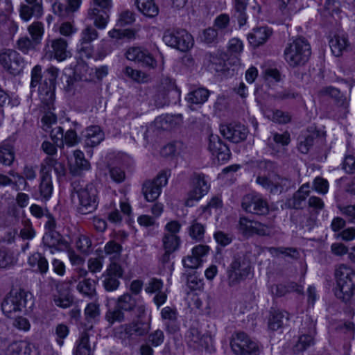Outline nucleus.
<instances>
[{
	"instance_id": "obj_1",
	"label": "nucleus",
	"mask_w": 355,
	"mask_h": 355,
	"mask_svg": "<svg viewBox=\"0 0 355 355\" xmlns=\"http://www.w3.org/2000/svg\"><path fill=\"white\" fill-rule=\"evenodd\" d=\"M72 201L77 210L82 214H87L96 210L98 206L97 190L92 184L85 186L74 183Z\"/></svg>"
},
{
	"instance_id": "obj_2",
	"label": "nucleus",
	"mask_w": 355,
	"mask_h": 355,
	"mask_svg": "<svg viewBox=\"0 0 355 355\" xmlns=\"http://www.w3.org/2000/svg\"><path fill=\"white\" fill-rule=\"evenodd\" d=\"M311 54L310 44L304 37H297L289 42L284 51V59L291 67L304 65Z\"/></svg>"
},
{
	"instance_id": "obj_3",
	"label": "nucleus",
	"mask_w": 355,
	"mask_h": 355,
	"mask_svg": "<svg viewBox=\"0 0 355 355\" xmlns=\"http://www.w3.org/2000/svg\"><path fill=\"white\" fill-rule=\"evenodd\" d=\"M31 299V293L21 288L13 289L2 302L1 309L7 317L11 318L14 314L26 311L27 304Z\"/></svg>"
},
{
	"instance_id": "obj_4",
	"label": "nucleus",
	"mask_w": 355,
	"mask_h": 355,
	"mask_svg": "<svg viewBox=\"0 0 355 355\" xmlns=\"http://www.w3.org/2000/svg\"><path fill=\"white\" fill-rule=\"evenodd\" d=\"M0 64L10 73L18 75L23 71L26 62L17 51L3 49L0 51Z\"/></svg>"
},
{
	"instance_id": "obj_5",
	"label": "nucleus",
	"mask_w": 355,
	"mask_h": 355,
	"mask_svg": "<svg viewBox=\"0 0 355 355\" xmlns=\"http://www.w3.org/2000/svg\"><path fill=\"white\" fill-rule=\"evenodd\" d=\"M163 41L169 46L182 51L189 49L193 44V40L185 30L167 31L163 36Z\"/></svg>"
},
{
	"instance_id": "obj_6",
	"label": "nucleus",
	"mask_w": 355,
	"mask_h": 355,
	"mask_svg": "<svg viewBox=\"0 0 355 355\" xmlns=\"http://www.w3.org/2000/svg\"><path fill=\"white\" fill-rule=\"evenodd\" d=\"M68 50V42L65 39L59 37L48 41L44 47V57L49 60L55 59L59 62L71 57Z\"/></svg>"
},
{
	"instance_id": "obj_7",
	"label": "nucleus",
	"mask_w": 355,
	"mask_h": 355,
	"mask_svg": "<svg viewBox=\"0 0 355 355\" xmlns=\"http://www.w3.org/2000/svg\"><path fill=\"white\" fill-rule=\"evenodd\" d=\"M301 336L293 347V352L298 354L313 345V336L315 333V323L309 318H306L300 328Z\"/></svg>"
},
{
	"instance_id": "obj_8",
	"label": "nucleus",
	"mask_w": 355,
	"mask_h": 355,
	"mask_svg": "<svg viewBox=\"0 0 355 355\" xmlns=\"http://www.w3.org/2000/svg\"><path fill=\"white\" fill-rule=\"evenodd\" d=\"M168 176L166 171H162L155 180L144 182L142 193L147 201L153 202L159 196L162 187L166 186L168 182Z\"/></svg>"
},
{
	"instance_id": "obj_9",
	"label": "nucleus",
	"mask_w": 355,
	"mask_h": 355,
	"mask_svg": "<svg viewBox=\"0 0 355 355\" xmlns=\"http://www.w3.org/2000/svg\"><path fill=\"white\" fill-rule=\"evenodd\" d=\"M193 189L189 193L188 198L185 201V205L191 207L195 201L199 200L209 191V185L208 184L205 177L202 174H195L192 179Z\"/></svg>"
},
{
	"instance_id": "obj_10",
	"label": "nucleus",
	"mask_w": 355,
	"mask_h": 355,
	"mask_svg": "<svg viewBox=\"0 0 355 355\" xmlns=\"http://www.w3.org/2000/svg\"><path fill=\"white\" fill-rule=\"evenodd\" d=\"M125 57L130 61L141 63L150 69H155L157 67L156 60L148 50L141 47L132 46L128 49Z\"/></svg>"
},
{
	"instance_id": "obj_11",
	"label": "nucleus",
	"mask_w": 355,
	"mask_h": 355,
	"mask_svg": "<svg viewBox=\"0 0 355 355\" xmlns=\"http://www.w3.org/2000/svg\"><path fill=\"white\" fill-rule=\"evenodd\" d=\"M116 305L123 312L134 311L137 318H141L145 314L146 309L142 304H137V301L130 294L125 293L120 296L116 301Z\"/></svg>"
},
{
	"instance_id": "obj_12",
	"label": "nucleus",
	"mask_w": 355,
	"mask_h": 355,
	"mask_svg": "<svg viewBox=\"0 0 355 355\" xmlns=\"http://www.w3.org/2000/svg\"><path fill=\"white\" fill-rule=\"evenodd\" d=\"M209 248L207 245H198L191 250V254L187 255L182 259L185 268L196 270L201 266L202 257L208 252Z\"/></svg>"
},
{
	"instance_id": "obj_13",
	"label": "nucleus",
	"mask_w": 355,
	"mask_h": 355,
	"mask_svg": "<svg viewBox=\"0 0 355 355\" xmlns=\"http://www.w3.org/2000/svg\"><path fill=\"white\" fill-rule=\"evenodd\" d=\"M58 72L59 69L55 67H50L46 69V73L49 76V83L45 81L44 84L39 87V94L43 101L49 103L53 101L55 82L58 77Z\"/></svg>"
},
{
	"instance_id": "obj_14",
	"label": "nucleus",
	"mask_w": 355,
	"mask_h": 355,
	"mask_svg": "<svg viewBox=\"0 0 355 355\" xmlns=\"http://www.w3.org/2000/svg\"><path fill=\"white\" fill-rule=\"evenodd\" d=\"M98 37V33L92 26H87L80 33V49L79 51L85 52L87 58L92 56L93 50L91 42Z\"/></svg>"
},
{
	"instance_id": "obj_15",
	"label": "nucleus",
	"mask_w": 355,
	"mask_h": 355,
	"mask_svg": "<svg viewBox=\"0 0 355 355\" xmlns=\"http://www.w3.org/2000/svg\"><path fill=\"white\" fill-rule=\"evenodd\" d=\"M208 148L218 161H227L230 157L229 148L222 142L218 135H210Z\"/></svg>"
},
{
	"instance_id": "obj_16",
	"label": "nucleus",
	"mask_w": 355,
	"mask_h": 355,
	"mask_svg": "<svg viewBox=\"0 0 355 355\" xmlns=\"http://www.w3.org/2000/svg\"><path fill=\"white\" fill-rule=\"evenodd\" d=\"M244 126L240 123H231L220 126V134L233 143L241 142L244 138Z\"/></svg>"
},
{
	"instance_id": "obj_17",
	"label": "nucleus",
	"mask_w": 355,
	"mask_h": 355,
	"mask_svg": "<svg viewBox=\"0 0 355 355\" xmlns=\"http://www.w3.org/2000/svg\"><path fill=\"white\" fill-rule=\"evenodd\" d=\"M82 4V0H65V3L55 1L53 4V12L61 17L67 16L77 12Z\"/></svg>"
},
{
	"instance_id": "obj_18",
	"label": "nucleus",
	"mask_w": 355,
	"mask_h": 355,
	"mask_svg": "<svg viewBox=\"0 0 355 355\" xmlns=\"http://www.w3.org/2000/svg\"><path fill=\"white\" fill-rule=\"evenodd\" d=\"M209 338L202 334L196 328H191L187 335V342L191 347L195 349L201 350L207 349L209 345Z\"/></svg>"
},
{
	"instance_id": "obj_19",
	"label": "nucleus",
	"mask_w": 355,
	"mask_h": 355,
	"mask_svg": "<svg viewBox=\"0 0 355 355\" xmlns=\"http://www.w3.org/2000/svg\"><path fill=\"white\" fill-rule=\"evenodd\" d=\"M182 123L181 115H165L160 116L155 119L154 125L157 129L163 130H171Z\"/></svg>"
},
{
	"instance_id": "obj_20",
	"label": "nucleus",
	"mask_w": 355,
	"mask_h": 355,
	"mask_svg": "<svg viewBox=\"0 0 355 355\" xmlns=\"http://www.w3.org/2000/svg\"><path fill=\"white\" fill-rule=\"evenodd\" d=\"M84 138L85 146L94 147L104 140L105 135L99 126L92 125L85 129Z\"/></svg>"
},
{
	"instance_id": "obj_21",
	"label": "nucleus",
	"mask_w": 355,
	"mask_h": 355,
	"mask_svg": "<svg viewBox=\"0 0 355 355\" xmlns=\"http://www.w3.org/2000/svg\"><path fill=\"white\" fill-rule=\"evenodd\" d=\"M243 269L241 258L234 257L228 270V284L231 287H236L242 281Z\"/></svg>"
},
{
	"instance_id": "obj_22",
	"label": "nucleus",
	"mask_w": 355,
	"mask_h": 355,
	"mask_svg": "<svg viewBox=\"0 0 355 355\" xmlns=\"http://www.w3.org/2000/svg\"><path fill=\"white\" fill-rule=\"evenodd\" d=\"M272 31L267 27H259L253 29L248 35L250 44L253 47L263 45L270 37Z\"/></svg>"
},
{
	"instance_id": "obj_23",
	"label": "nucleus",
	"mask_w": 355,
	"mask_h": 355,
	"mask_svg": "<svg viewBox=\"0 0 355 355\" xmlns=\"http://www.w3.org/2000/svg\"><path fill=\"white\" fill-rule=\"evenodd\" d=\"M248 204L245 203V211L255 214H266L268 211V205L266 200L259 196L248 197Z\"/></svg>"
},
{
	"instance_id": "obj_24",
	"label": "nucleus",
	"mask_w": 355,
	"mask_h": 355,
	"mask_svg": "<svg viewBox=\"0 0 355 355\" xmlns=\"http://www.w3.org/2000/svg\"><path fill=\"white\" fill-rule=\"evenodd\" d=\"M123 329L128 338L132 336H143L148 334L150 326L138 319L137 321L124 324Z\"/></svg>"
},
{
	"instance_id": "obj_25",
	"label": "nucleus",
	"mask_w": 355,
	"mask_h": 355,
	"mask_svg": "<svg viewBox=\"0 0 355 355\" xmlns=\"http://www.w3.org/2000/svg\"><path fill=\"white\" fill-rule=\"evenodd\" d=\"M289 319L288 313L286 311L272 310L268 318V328L277 331L282 328Z\"/></svg>"
},
{
	"instance_id": "obj_26",
	"label": "nucleus",
	"mask_w": 355,
	"mask_h": 355,
	"mask_svg": "<svg viewBox=\"0 0 355 355\" xmlns=\"http://www.w3.org/2000/svg\"><path fill=\"white\" fill-rule=\"evenodd\" d=\"M349 45L347 36L343 33L335 35L329 41L331 52L337 57L341 55L347 50Z\"/></svg>"
},
{
	"instance_id": "obj_27",
	"label": "nucleus",
	"mask_w": 355,
	"mask_h": 355,
	"mask_svg": "<svg viewBox=\"0 0 355 355\" xmlns=\"http://www.w3.org/2000/svg\"><path fill=\"white\" fill-rule=\"evenodd\" d=\"M135 5L146 17L153 18L159 14V8L154 0H135Z\"/></svg>"
},
{
	"instance_id": "obj_28",
	"label": "nucleus",
	"mask_w": 355,
	"mask_h": 355,
	"mask_svg": "<svg viewBox=\"0 0 355 355\" xmlns=\"http://www.w3.org/2000/svg\"><path fill=\"white\" fill-rule=\"evenodd\" d=\"M354 293V284L353 281H348L347 282L337 284V288L335 295L343 302L347 303L350 302Z\"/></svg>"
},
{
	"instance_id": "obj_29",
	"label": "nucleus",
	"mask_w": 355,
	"mask_h": 355,
	"mask_svg": "<svg viewBox=\"0 0 355 355\" xmlns=\"http://www.w3.org/2000/svg\"><path fill=\"white\" fill-rule=\"evenodd\" d=\"M209 96V91L204 87H199L188 93L186 101L191 105H202L205 103Z\"/></svg>"
},
{
	"instance_id": "obj_30",
	"label": "nucleus",
	"mask_w": 355,
	"mask_h": 355,
	"mask_svg": "<svg viewBox=\"0 0 355 355\" xmlns=\"http://www.w3.org/2000/svg\"><path fill=\"white\" fill-rule=\"evenodd\" d=\"M87 15L96 28L104 29L106 27L109 21V15L105 12L93 8L88 10Z\"/></svg>"
},
{
	"instance_id": "obj_31",
	"label": "nucleus",
	"mask_w": 355,
	"mask_h": 355,
	"mask_svg": "<svg viewBox=\"0 0 355 355\" xmlns=\"http://www.w3.org/2000/svg\"><path fill=\"white\" fill-rule=\"evenodd\" d=\"M8 355H33V346L26 341L13 342L8 347Z\"/></svg>"
},
{
	"instance_id": "obj_32",
	"label": "nucleus",
	"mask_w": 355,
	"mask_h": 355,
	"mask_svg": "<svg viewBox=\"0 0 355 355\" xmlns=\"http://www.w3.org/2000/svg\"><path fill=\"white\" fill-rule=\"evenodd\" d=\"M28 263L32 268H37V271L45 274L49 270V263L46 259L39 252H34L28 259Z\"/></svg>"
},
{
	"instance_id": "obj_33",
	"label": "nucleus",
	"mask_w": 355,
	"mask_h": 355,
	"mask_svg": "<svg viewBox=\"0 0 355 355\" xmlns=\"http://www.w3.org/2000/svg\"><path fill=\"white\" fill-rule=\"evenodd\" d=\"M76 289L82 295L93 297L96 295V282L90 278H84L80 280L76 286Z\"/></svg>"
},
{
	"instance_id": "obj_34",
	"label": "nucleus",
	"mask_w": 355,
	"mask_h": 355,
	"mask_svg": "<svg viewBox=\"0 0 355 355\" xmlns=\"http://www.w3.org/2000/svg\"><path fill=\"white\" fill-rule=\"evenodd\" d=\"M123 72L128 78L137 83H147L151 80L149 74L141 70L135 69L131 67H125Z\"/></svg>"
},
{
	"instance_id": "obj_35",
	"label": "nucleus",
	"mask_w": 355,
	"mask_h": 355,
	"mask_svg": "<svg viewBox=\"0 0 355 355\" xmlns=\"http://www.w3.org/2000/svg\"><path fill=\"white\" fill-rule=\"evenodd\" d=\"M92 349L89 344V335L87 331L81 334L76 343L75 355H92Z\"/></svg>"
},
{
	"instance_id": "obj_36",
	"label": "nucleus",
	"mask_w": 355,
	"mask_h": 355,
	"mask_svg": "<svg viewBox=\"0 0 355 355\" xmlns=\"http://www.w3.org/2000/svg\"><path fill=\"white\" fill-rule=\"evenodd\" d=\"M292 187V181L287 178L275 175L272 177V185L270 193L276 194L288 191Z\"/></svg>"
},
{
	"instance_id": "obj_37",
	"label": "nucleus",
	"mask_w": 355,
	"mask_h": 355,
	"mask_svg": "<svg viewBox=\"0 0 355 355\" xmlns=\"http://www.w3.org/2000/svg\"><path fill=\"white\" fill-rule=\"evenodd\" d=\"M355 273L352 268L345 264L339 265L335 270V277L337 284L352 281V277Z\"/></svg>"
},
{
	"instance_id": "obj_38",
	"label": "nucleus",
	"mask_w": 355,
	"mask_h": 355,
	"mask_svg": "<svg viewBox=\"0 0 355 355\" xmlns=\"http://www.w3.org/2000/svg\"><path fill=\"white\" fill-rule=\"evenodd\" d=\"M17 262V258L13 252L6 248L0 249V269L10 268Z\"/></svg>"
},
{
	"instance_id": "obj_39",
	"label": "nucleus",
	"mask_w": 355,
	"mask_h": 355,
	"mask_svg": "<svg viewBox=\"0 0 355 355\" xmlns=\"http://www.w3.org/2000/svg\"><path fill=\"white\" fill-rule=\"evenodd\" d=\"M245 235L257 234L259 235H266L268 233V227L257 221L248 220L245 217Z\"/></svg>"
},
{
	"instance_id": "obj_40",
	"label": "nucleus",
	"mask_w": 355,
	"mask_h": 355,
	"mask_svg": "<svg viewBox=\"0 0 355 355\" xmlns=\"http://www.w3.org/2000/svg\"><path fill=\"white\" fill-rule=\"evenodd\" d=\"M15 159V153L12 146L9 144L0 145V162L6 166H10Z\"/></svg>"
},
{
	"instance_id": "obj_41",
	"label": "nucleus",
	"mask_w": 355,
	"mask_h": 355,
	"mask_svg": "<svg viewBox=\"0 0 355 355\" xmlns=\"http://www.w3.org/2000/svg\"><path fill=\"white\" fill-rule=\"evenodd\" d=\"M40 195L44 200H47L51 196L53 192V185L51 178L48 173L42 175L41 183L40 185Z\"/></svg>"
},
{
	"instance_id": "obj_42",
	"label": "nucleus",
	"mask_w": 355,
	"mask_h": 355,
	"mask_svg": "<svg viewBox=\"0 0 355 355\" xmlns=\"http://www.w3.org/2000/svg\"><path fill=\"white\" fill-rule=\"evenodd\" d=\"M28 32L31 35V39L35 43L40 44L44 33V24L40 21H34L28 26Z\"/></svg>"
},
{
	"instance_id": "obj_43",
	"label": "nucleus",
	"mask_w": 355,
	"mask_h": 355,
	"mask_svg": "<svg viewBox=\"0 0 355 355\" xmlns=\"http://www.w3.org/2000/svg\"><path fill=\"white\" fill-rule=\"evenodd\" d=\"M230 346L235 355H243L244 353V334L236 332L232 335Z\"/></svg>"
},
{
	"instance_id": "obj_44",
	"label": "nucleus",
	"mask_w": 355,
	"mask_h": 355,
	"mask_svg": "<svg viewBox=\"0 0 355 355\" xmlns=\"http://www.w3.org/2000/svg\"><path fill=\"white\" fill-rule=\"evenodd\" d=\"M162 241L164 248L167 252H175L180 245V238L174 234H165Z\"/></svg>"
},
{
	"instance_id": "obj_45",
	"label": "nucleus",
	"mask_w": 355,
	"mask_h": 355,
	"mask_svg": "<svg viewBox=\"0 0 355 355\" xmlns=\"http://www.w3.org/2000/svg\"><path fill=\"white\" fill-rule=\"evenodd\" d=\"M85 319L88 322L96 320L100 315V305L96 300L95 302L89 303L85 309Z\"/></svg>"
},
{
	"instance_id": "obj_46",
	"label": "nucleus",
	"mask_w": 355,
	"mask_h": 355,
	"mask_svg": "<svg viewBox=\"0 0 355 355\" xmlns=\"http://www.w3.org/2000/svg\"><path fill=\"white\" fill-rule=\"evenodd\" d=\"M39 45L28 37H22L19 38L16 43V46L18 50L24 54L28 53L31 50H35L36 46Z\"/></svg>"
},
{
	"instance_id": "obj_47",
	"label": "nucleus",
	"mask_w": 355,
	"mask_h": 355,
	"mask_svg": "<svg viewBox=\"0 0 355 355\" xmlns=\"http://www.w3.org/2000/svg\"><path fill=\"white\" fill-rule=\"evenodd\" d=\"M42 14L43 10H40L39 12H37L33 10V6L28 4H21L20 6L19 15L21 18L25 21L30 20L32 16L40 17Z\"/></svg>"
},
{
	"instance_id": "obj_48",
	"label": "nucleus",
	"mask_w": 355,
	"mask_h": 355,
	"mask_svg": "<svg viewBox=\"0 0 355 355\" xmlns=\"http://www.w3.org/2000/svg\"><path fill=\"white\" fill-rule=\"evenodd\" d=\"M106 320L113 324L114 322H121L125 320L123 312L116 305L113 309L108 310L105 314Z\"/></svg>"
},
{
	"instance_id": "obj_49",
	"label": "nucleus",
	"mask_w": 355,
	"mask_h": 355,
	"mask_svg": "<svg viewBox=\"0 0 355 355\" xmlns=\"http://www.w3.org/2000/svg\"><path fill=\"white\" fill-rule=\"evenodd\" d=\"M205 234V227L197 220H193L189 227V234L192 239L200 241Z\"/></svg>"
},
{
	"instance_id": "obj_50",
	"label": "nucleus",
	"mask_w": 355,
	"mask_h": 355,
	"mask_svg": "<svg viewBox=\"0 0 355 355\" xmlns=\"http://www.w3.org/2000/svg\"><path fill=\"white\" fill-rule=\"evenodd\" d=\"M268 117L276 123L282 124L288 123L291 119L288 113L278 110L270 112Z\"/></svg>"
},
{
	"instance_id": "obj_51",
	"label": "nucleus",
	"mask_w": 355,
	"mask_h": 355,
	"mask_svg": "<svg viewBox=\"0 0 355 355\" xmlns=\"http://www.w3.org/2000/svg\"><path fill=\"white\" fill-rule=\"evenodd\" d=\"M53 301L56 306L65 309L71 306L73 298L67 293H59L54 295Z\"/></svg>"
},
{
	"instance_id": "obj_52",
	"label": "nucleus",
	"mask_w": 355,
	"mask_h": 355,
	"mask_svg": "<svg viewBox=\"0 0 355 355\" xmlns=\"http://www.w3.org/2000/svg\"><path fill=\"white\" fill-rule=\"evenodd\" d=\"M187 286L191 290H200L203 287V282L196 275V272L187 274Z\"/></svg>"
},
{
	"instance_id": "obj_53",
	"label": "nucleus",
	"mask_w": 355,
	"mask_h": 355,
	"mask_svg": "<svg viewBox=\"0 0 355 355\" xmlns=\"http://www.w3.org/2000/svg\"><path fill=\"white\" fill-rule=\"evenodd\" d=\"M313 188L320 194H326L329 190V182L322 178L317 177L313 180Z\"/></svg>"
},
{
	"instance_id": "obj_54",
	"label": "nucleus",
	"mask_w": 355,
	"mask_h": 355,
	"mask_svg": "<svg viewBox=\"0 0 355 355\" xmlns=\"http://www.w3.org/2000/svg\"><path fill=\"white\" fill-rule=\"evenodd\" d=\"M340 212L345 216L349 223H355V204L349 205H338Z\"/></svg>"
},
{
	"instance_id": "obj_55",
	"label": "nucleus",
	"mask_w": 355,
	"mask_h": 355,
	"mask_svg": "<svg viewBox=\"0 0 355 355\" xmlns=\"http://www.w3.org/2000/svg\"><path fill=\"white\" fill-rule=\"evenodd\" d=\"M76 166L82 170H87L89 168V162L85 158L83 153L79 150L73 152Z\"/></svg>"
},
{
	"instance_id": "obj_56",
	"label": "nucleus",
	"mask_w": 355,
	"mask_h": 355,
	"mask_svg": "<svg viewBox=\"0 0 355 355\" xmlns=\"http://www.w3.org/2000/svg\"><path fill=\"white\" fill-rule=\"evenodd\" d=\"M135 21V15L132 11L124 10L123 11L118 19L117 24L119 26H123L132 24Z\"/></svg>"
},
{
	"instance_id": "obj_57",
	"label": "nucleus",
	"mask_w": 355,
	"mask_h": 355,
	"mask_svg": "<svg viewBox=\"0 0 355 355\" xmlns=\"http://www.w3.org/2000/svg\"><path fill=\"white\" fill-rule=\"evenodd\" d=\"M42 128L44 131L49 132L50 129L53 128V125H57V117L51 113H46L42 119Z\"/></svg>"
},
{
	"instance_id": "obj_58",
	"label": "nucleus",
	"mask_w": 355,
	"mask_h": 355,
	"mask_svg": "<svg viewBox=\"0 0 355 355\" xmlns=\"http://www.w3.org/2000/svg\"><path fill=\"white\" fill-rule=\"evenodd\" d=\"M155 105L157 107H162L168 103V94L163 92L162 90L156 89L155 94L153 96Z\"/></svg>"
},
{
	"instance_id": "obj_59",
	"label": "nucleus",
	"mask_w": 355,
	"mask_h": 355,
	"mask_svg": "<svg viewBox=\"0 0 355 355\" xmlns=\"http://www.w3.org/2000/svg\"><path fill=\"white\" fill-rule=\"evenodd\" d=\"M149 343L153 347H157L162 344L164 340V334L162 330L157 329L150 333L148 338Z\"/></svg>"
},
{
	"instance_id": "obj_60",
	"label": "nucleus",
	"mask_w": 355,
	"mask_h": 355,
	"mask_svg": "<svg viewBox=\"0 0 355 355\" xmlns=\"http://www.w3.org/2000/svg\"><path fill=\"white\" fill-rule=\"evenodd\" d=\"M157 89L159 90H162L163 92L169 94V92L173 91L175 89V82L170 78L164 77L162 78Z\"/></svg>"
},
{
	"instance_id": "obj_61",
	"label": "nucleus",
	"mask_w": 355,
	"mask_h": 355,
	"mask_svg": "<svg viewBox=\"0 0 355 355\" xmlns=\"http://www.w3.org/2000/svg\"><path fill=\"white\" fill-rule=\"evenodd\" d=\"M210 65L211 69L216 72H224L225 71V62L217 56H210Z\"/></svg>"
},
{
	"instance_id": "obj_62",
	"label": "nucleus",
	"mask_w": 355,
	"mask_h": 355,
	"mask_svg": "<svg viewBox=\"0 0 355 355\" xmlns=\"http://www.w3.org/2000/svg\"><path fill=\"white\" fill-rule=\"evenodd\" d=\"M105 279L103 280V286L107 291H113L118 288L120 282L116 277H110L103 275Z\"/></svg>"
},
{
	"instance_id": "obj_63",
	"label": "nucleus",
	"mask_w": 355,
	"mask_h": 355,
	"mask_svg": "<svg viewBox=\"0 0 355 355\" xmlns=\"http://www.w3.org/2000/svg\"><path fill=\"white\" fill-rule=\"evenodd\" d=\"M260 348L258 343L245 337V355H259Z\"/></svg>"
},
{
	"instance_id": "obj_64",
	"label": "nucleus",
	"mask_w": 355,
	"mask_h": 355,
	"mask_svg": "<svg viewBox=\"0 0 355 355\" xmlns=\"http://www.w3.org/2000/svg\"><path fill=\"white\" fill-rule=\"evenodd\" d=\"M343 168L347 173H354L355 172V157L354 155H345L343 162Z\"/></svg>"
}]
</instances>
